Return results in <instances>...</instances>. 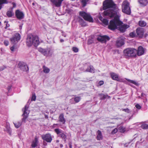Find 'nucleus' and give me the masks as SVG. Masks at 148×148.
I'll return each mask as SVG.
<instances>
[{"label":"nucleus","mask_w":148,"mask_h":148,"mask_svg":"<svg viewBox=\"0 0 148 148\" xmlns=\"http://www.w3.org/2000/svg\"><path fill=\"white\" fill-rule=\"evenodd\" d=\"M121 23V21L115 18L114 19L110 21L108 28L111 30H114L117 28V25H120Z\"/></svg>","instance_id":"obj_5"},{"label":"nucleus","mask_w":148,"mask_h":148,"mask_svg":"<svg viewBox=\"0 0 148 148\" xmlns=\"http://www.w3.org/2000/svg\"><path fill=\"white\" fill-rule=\"evenodd\" d=\"M124 44V39L120 37L117 39L116 42V45L117 47H120Z\"/></svg>","instance_id":"obj_16"},{"label":"nucleus","mask_w":148,"mask_h":148,"mask_svg":"<svg viewBox=\"0 0 148 148\" xmlns=\"http://www.w3.org/2000/svg\"><path fill=\"white\" fill-rule=\"evenodd\" d=\"M122 111L127 113H130V110L128 108L123 109H122Z\"/></svg>","instance_id":"obj_46"},{"label":"nucleus","mask_w":148,"mask_h":148,"mask_svg":"<svg viewBox=\"0 0 148 148\" xmlns=\"http://www.w3.org/2000/svg\"><path fill=\"white\" fill-rule=\"evenodd\" d=\"M138 2L142 7L146 6L148 3L147 0H138Z\"/></svg>","instance_id":"obj_19"},{"label":"nucleus","mask_w":148,"mask_h":148,"mask_svg":"<svg viewBox=\"0 0 148 148\" xmlns=\"http://www.w3.org/2000/svg\"><path fill=\"white\" fill-rule=\"evenodd\" d=\"M104 84V82L103 81L101 80L99 81V84L100 86H101Z\"/></svg>","instance_id":"obj_50"},{"label":"nucleus","mask_w":148,"mask_h":148,"mask_svg":"<svg viewBox=\"0 0 148 148\" xmlns=\"http://www.w3.org/2000/svg\"><path fill=\"white\" fill-rule=\"evenodd\" d=\"M97 140H99L103 139V136L101 131L98 130L97 132Z\"/></svg>","instance_id":"obj_25"},{"label":"nucleus","mask_w":148,"mask_h":148,"mask_svg":"<svg viewBox=\"0 0 148 148\" xmlns=\"http://www.w3.org/2000/svg\"><path fill=\"white\" fill-rule=\"evenodd\" d=\"M64 0H50L53 5L57 7L61 6L62 2Z\"/></svg>","instance_id":"obj_12"},{"label":"nucleus","mask_w":148,"mask_h":148,"mask_svg":"<svg viewBox=\"0 0 148 148\" xmlns=\"http://www.w3.org/2000/svg\"><path fill=\"white\" fill-rule=\"evenodd\" d=\"M141 127L143 129H148V125L147 124H143L141 125Z\"/></svg>","instance_id":"obj_39"},{"label":"nucleus","mask_w":148,"mask_h":148,"mask_svg":"<svg viewBox=\"0 0 148 148\" xmlns=\"http://www.w3.org/2000/svg\"><path fill=\"white\" fill-rule=\"evenodd\" d=\"M118 132V129L117 128H115L113 129L111 132V134L113 135L116 133Z\"/></svg>","instance_id":"obj_41"},{"label":"nucleus","mask_w":148,"mask_h":148,"mask_svg":"<svg viewBox=\"0 0 148 148\" xmlns=\"http://www.w3.org/2000/svg\"><path fill=\"white\" fill-rule=\"evenodd\" d=\"M99 19L101 21L103 20L104 19V18H103V17L101 16H99Z\"/></svg>","instance_id":"obj_52"},{"label":"nucleus","mask_w":148,"mask_h":148,"mask_svg":"<svg viewBox=\"0 0 148 148\" xmlns=\"http://www.w3.org/2000/svg\"><path fill=\"white\" fill-rule=\"evenodd\" d=\"M36 96L35 95V94H33L32 96L31 100L32 101H35L36 100Z\"/></svg>","instance_id":"obj_42"},{"label":"nucleus","mask_w":148,"mask_h":148,"mask_svg":"<svg viewBox=\"0 0 148 148\" xmlns=\"http://www.w3.org/2000/svg\"><path fill=\"white\" fill-rule=\"evenodd\" d=\"M13 123L16 128H18L22 125V123L20 121H18L17 122L14 123Z\"/></svg>","instance_id":"obj_33"},{"label":"nucleus","mask_w":148,"mask_h":148,"mask_svg":"<svg viewBox=\"0 0 148 148\" xmlns=\"http://www.w3.org/2000/svg\"><path fill=\"white\" fill-rule=\"evenodd\" d=\"M118 129L121 133H124L126 131V128L122 126H121L119 127Z\"/></svg>","instance_id":"obj_32"},{"label":"nucleus","mask_w":148,"mask_h":148,"mask_svg":"<svg viewBox=\"0 0 148 148\" xmlns=\"http://www.w3.org/2000/svg\"><path fill=\"white\" fill-rule=\"evenodd\" d=\"M79 15L86 21L90 22H93V19L90 14H88L85 12L80 11Z\"/></svg>","instance_id":"obj_8"},{"label":"nucleus","mask_w":148,"mask_h":148,"mask_svg":"<svg viewBox=\"0 0 148 148\" xmlns=\"http://www.w3.org/2000/svg\"><path fill=\"white\" fill-rule=\"evenodd\" d=\"M18 49V47L16 45H13L10 47V49L12 52H14L16 50Z\"/></svg>","instance_id":"obj_34"},{"label":"nucleus","mask_w":148,"mask_h":148,"mask_svg":"<svg viewBox=\"0 0 148 148\" xmlns=\"http://www.w3.org/2000/svg\"><path fill=\"white\" fill-rule=\"evenodd\" d=\"M107 96H108V95H105L103 94L101 95L100 99L101 100L104 99L106 98Z\"/></svg>","instance_id":"obj_45"},{"label":"nucleus","mask_w":148,"mask_h":148,"mask_svg":"<svg viewBox=\"0 0 148 148\" xmlns=\"http://www.w3.org/2000/svg\"><path fill=\"white\" fill-rule=\"evenodd\" d=\"M38 138L36 137L34 138V140H33L32 143L31 145L32 147V148H35L38 145Z\"/></svg>","instance_id":"obj_24"},{"label":"nucleus","mask_w":148,"mask_h":148,"mask_svg":"<svg viewBox=\"0 0 148 148\" xmlns=\"http://www.w3.org/2000/svg\"><path fill=\"white\" fill-rule=\"evenodd\" d=\"M130 26L127 24H124L120 26L119 28V29L121 32H124L126 29L129 27Z\"/></svg>","instance_id":"obj_18"},{"label":"nucleus","mask_w":148,"mask_h":148,"mask_svg":"<svg viewBox=\"0 0 148 148\" xmlns=\"http://www.w3.org/2000/svg\"><path fill=\"white\" fill-rule=\"evenodd\" d=\"M135 107L137 109H140L141 108V106L138 104H136V106Z\"/></svg>","instance_id":"obj_49"},{"label":"nucleus","mask_w":148,"mask_h":148,"mask_svg":"<svg viewBox=\"0 0 148 148\" xmlns=\"http://www.w3.org/2000/svg\"><path fill=\"white\" fill-rule=\"evenodd\" d=\"M111 77L113 80L119 81V79L118 75L114 73H111Z\"/></svg>","instance_id":"obj_21"},{"label":"nucleus","mask_w":148,"mask_h":148,"mask_svg":"<svg viewBox=\"0 0 148 148\" xmlns=\"http://www.w3.org/2000/svg\"><path fill=\"white\" fill-rule=\"evenodd\" d=\"M145 53L144 49L142 46H139L138 47V49L136 50L137 54L138 56L143 55Z\"/></svg>","instance_id":"obj_17"},{"label":"nucleus","mask_w":148,"mask_h":148,"mask_svg":"<svg viewBox=\"0 0 148 148\" xmlns=\"http://www.w3.org/2000/svg\"><path fill=\"white\" fill-rule=\"evenodd\" d=\"M18 66L20 69L24 71H27L29 70V68L26 64L23 62H19L18 64Z\"/></svg>","instance_id":"obj_11"},{"label":"nucleus","mask_w":148,"mask_h":148,"mask_svg":"<svg viewBox=\"0 0 148 148\" xmlns=\"http://www.w3.org/2000/svg\"><path fill=\"white\" fill-rule=\"evenodd\" d=\"M28 107L26 106H25L24 109H23V113L22 116H23V117L22 119V121L25 122V120L27 118L28 114L29 113V111H28Z\"/></svg>","instance_id":"obj_10"},{"label":"nucleus","mask_w":148,"mask_h":148,"mask_svg":"<svg viewBox=\"0 0 148 148\" xmlns=\"http://www.w3.org/2000/svg\"><path fill=\"white\" fill-rule=\"evenodd\" d=\"M21 38L20 34L18 33L14 34L12 37L10 38V40L11 44L16 45Z\"/></svg>","instance_id":"obj_7"},{"label":"nucleus","mask_w":148,"mask_h":148,"mask_svg":"<svg viewBox=\"0 0 148 148\" xmlns=\"http://www.w3.org/2000/svg\"><path fill=\"white\" fill-rule=\"evenodd\" d=\"M32 5H34V3H32Z\"/></svg>","instance_id":"obj_62"},{"label":"nucleus","mask_w":148,"mask_h":148,"mask_svg":"<svg viewBox=\"0 0 148 148\" xmlns=\"http://www.w3.org/2000/svg\"><path fill=\"white\" fill-rule=\"evenodd\" d=\"M13 7H14V6H16V5H15V3H13Z\"/></svg>","instance_id":"obj_61"},{"label":"nucleus","mask_w":148,"mask_h":148,"mask_svg":"<svg viewBox=\"0 0 148 148\" xmlns=\"http://www.w3.org/2000/svg\"><path fill=\"white\" fill-rule=\"evenodd\" d=\"M8 3V1L7 0H0V10L2 8V5Z\"/></svg>","instance_id":"obj_31"},{"label":"nucleus","mask_w":148,"mask_h":148,"mask_svg":"<svg viewBox=\"0 0 148 148\" xmlns=\"http://www.w3.org/2000/svg\"><path fill=\"white\" fill-rule=\"evenodd\" d=\"M59 136L63 139H65L66 138V136L64 134L63 132L60 134Z\"/></svg>","instance_id":"obj_37"},{"label":"nucleus","mask_w":148,"mask_h":148,"mask_svg":"<svg viewBox=\"0 0 148 148\" xmlns=\"http://www.w3.org/2000/svg\"><path fill=\"white\" fill-rule=\"evenodd\" d=\"M4 23H6L5 25V29H6L8 27H9L10 25L9 24H8V22H6V21L4 22Z\"/></svg>","instance_id":"obj_48"},{"label":"nucleus","mask_w":148,"mask_h":148,"mask_svg":"<svg viewBox=\"0 0 148 148\" xmlns=\"http://www.w3.org/2000/svg\"><path fill=\"white\" fill-rule=\"evenodd\" d=\"M45 118L46 119H48V116L47 115H45Z\"/></svg>","instance_id":"obj_56"},{"label":"nucleus","mask_w":148,"mask_h":148,"mask_svg":"<svg viewBox=\"0 0 148 148\" xmlns=\"http://www.w3.org/2000/svg\"><path fill=\"white\" fill-rule=\"evenodd\" d=\"M145 95L144 93H141V96H143V95Z\"/></svg>","instance_id":"obj_60"},{"label":"nucleus","mask_w":148,"mask_h":148,"mask_svg":"<svg viewBox=\"0 0 148 148\" xmlns=\"http://www.w3.org/2000/svg\"><path fill=\"white\" fill-rule=\"evenodd\" d=\"M81 98L80 97L77 96L75 97H73L70 99L71 101L72 100H74L75 102V103H71L74 104L76 103H77L80 101Z\"/></svg>","instance_id":"obj_26"},{"label":"nucleus","mask_w":148,"mask_h":148,"mask_svg":"<svg viewBox=\"0 0 148 148\" xmlns=\"http://www.w3.org/2000/svg\"><path fill=\"white\" fill-rule=\"evenodd\" d=\"M54 132L57 135H60L63 132L62 130L58 128H56L54 129Z\"/></svg>","instance_id":"obj_35"},{"label":"nucleus","mask_w":148,"mask_h":148,"mask_svg":"<svg viewBox=\"0 0 148 148\" xmlns=\"http://www.w3.org/2000/svg\"><path fill=\"white\" fill-rule=\"evenodd\" d=\"M102 22L105 25H107L108 24V21L106 19L104 18Z\"/></svg>","instance_id":"obj_40"},{"label":"nucleus","mask_w":148,"mask_h":148,"mask_svg":"<svg viewBox=\"0 0 148 148\" xmlns=\"http://www.w3.org/2000/svg\"><path fill=\"white\" fill-rule=\"evenodd\" d=\"M58 125V124H53V126L54 127H55V125Z\"/></svg>","instance_id":"obj_59"},{"label":"nucleus","mask_w":148,"mask_h":148,"mask_svg":"<svg viewBox=\"0 0 148 148\" xmlns=\"http://www.w3.org/2000/svg\"><path fill=\"white\" fill-rule=\"evenodd\" d=\"M136 32L138 37L142 38L143 36L144 30L143 28L138 27L136 29Z\"/></svg>","instance_id":"obj_15"},{"label":"nucleus","mask_w":148,"mask_h":148,"mask_svg":"<svg viewBox=\"0 0 148 148\" xmlns=\"http://www.w3.org/2000/svg\"><path fill=\"white\" fill-rule=\"evenodd\" d=\"M116 5L112 0H105L103 3L102 9L106 10L108 9H116Z\"/></svg>","instance_id":"obj_2"},{"label":"nucleus","mask_w":148,"mask_h":148,"mask_svg":"<svg viewBox=\"0 0 148 148\" xmlns=\"http://www.w3.org/2000/svg\"><path fill=\"white\" fill-rule=\"evenodd\" d=\"M1 25V22L0 21V26Z\"/></svg>","instance_id":"obj_63"},{"label":"nucleus","mask_w":148,"mask_h":148,"mask_svg":"<svg viewBox=\"0 0 148 148\" xmlns=\"http://www.w3.org/2000/svg\"><path fill=\"white\" fill-rule=\"evenodd\" d=\"M89 1V0H80L82 6L83 7H85L87 3Z\"/></svg>","instance_id":"obj_36"},{"label":"nucleus","mask_w":148,"mask_h":148,"mask_svg":"<svg viewBox=\"0 0 148 148\" xmlns=\"http://www.w3.org/2000/svg\"><path fill=\"white\" fill-rule=\"evenodd\" d=\"M116 9H108L104 11L102 13V16L104 18L108 17L111 18L114 17L115 14V10Z\"/></svg>","instance_id":"obj_6"},{"label":"nucleus","mask_w":148,"mask_h":148,"mask_svg":"<svg viewBox=\"0 0 148 148\" xmlns=\"http://www.w3.org/2000/svg\"><path fill=\"white\" fill-rule=\"evenodd\" d=\"M136 50L135 49L128 48L124 49L123 51L124 55L125 56L127 57L136 56Z\"/></svg>","instance_id":"obj_4"},{"label":"nucleus","mask_w":148,"mask_h":148,"mask_svg":"<svg viewBox=\"0 0 148 148\" xmlns=\"http://www.w3.org/2000/svg\"><path fill=\"white\" fill-rule=\"evenodd\" d=\"M20 29H21L22 28V25H20L19 26Z\"/></svg>","instance_id":"obj_58"},{"label":"nucleus","mask_w":148,"mask_h":148,"mask_svg":"<svg viewBox=\"0 0 148 148\" xmlns=\"http://www.w3.org/2000/svg\"><path fill=\"white\" fill-rule=\"evenodd\" d=\"M42 68L43 72L45 73H48L50 71L49 69L45 65L43 66Z\"/></svg>","instance_id":"obj_29"},{"label":"nucleus","mask_w":148,"mask_h":148,"mask_svg":"<svg viewBox=\"0 0 148 148\" xmlns=\"http://www.w3.org/2000/svg\"><path fill=\"white\" fill-rule=\"evenodd\" d=\"M4 44L5 46H7L9 45V42L7 40H5L4 41Z\"/></svg>","instance_id":"obj_47"},{"label":"nucleus","mask_w":148,"mask_h":148,"mask_svg":"<svg viewBox=\"0 0 148 148\" xmlns=\"http://www.w3.org/2000/svg\"><path fill=\"white\" fill-rule=\"evenodd\" d=\"M78 19H79L78 22L82 27H84L86 26V22L81 17H79Z\"/></svg>","instance_id":"obj_22"},{"label":"nucleus","mask_w":148,"mask_h":148,"mask_svg":"<svg viewBox=\"0 0 148 148\" xmlns=\"http://www.w3.org/2000/svg\"><path fill=\"white\" fill-rule=\"evenodd\" d=\"M60 148H62L63 147V145L62 144H61L60 145Z\"/></svg>","instance_id":"obj_55"},{"label":"nucleus","mask_w":148,"mask_h":148,"mask_svg":"<svg viewBox=\"0 0 148 148\" xmlns=\"http://www.w3.org/2000/svg\"><path fill=\"white\" fill-rule=\"evenodd\" d=\"M121 7L123 12L128 15L130 14L131 10L130 7V3L127 0H125L123 2Z\"/></svg>","instance_id":"obj_3"},{"label":"nucleus","mask_w":148,"mask_h":148,"mask_svg":"<svg viewBox=\"0 0 148 148\" xmlns=\"http://www.w3.org/2000/svg\"><path fill=\"white\" fill-rule=\"evenodd\" d=\"M5 67H4V68H1L0 69V71H3V70L5 68Z\"/></svg>","instance_id":"obj_54"},{"label":"nucleus","mask_w":148,"mask_h":148,"mask_svg":"<svg viewBox=\"0 0 148 148\" xmlns=\"http://www.w3.org/2000/svg\"><path fill=\"white\" fill-rule=\"evenodd\" d=\"M60 41L61 42H62L64 41V40L62 39H61L60 40Z\"/></svg>","instance_id":"obj_57"},{"label":"nucleus","mask_w":148,"mask_h":148,"mask_svg":"<svg viewBox=\"0 0 148 148\" xmlns=\"http://www.w3.org/2000/svg\"><path fill=\"white\" fill-rule=\"evenodd\" d=\"M42 139L47 143H50L51 142L52 138L51 135L49 133L43 134L41 136Z\"/></svg>","instance_id":"obj_9"},{"label":"nucleus","mask_w":148,"mask_h":148,"mask_svg":"<svg viewBox=\"0 0 148 148\" xmlns=\"http://www.w3.org/2000/svg\"><path fill=\"white\" fill-rule=\"evenodd\" d=\"M59 121L60 122H62V124H65L66 121L65 119L64 118V115L63 114H60L59 117Z\"/></svg>","instance_id":"obj_23"},{"label":"nucleus","mask_w":148,"mask_h":148,"mask_svg":"<svg viewBox=\"0 0 148 148\" xmlns=\"http://www.w3.org/2000/svg\"><path fill=\"white\" fill-rule=\"evenodd\" d=\"M71 1H75V0H71Z\"/></svg>","instance_id":"obj_64"},{"label":"nucleus","mask_w":148,"mask_h":148,"mask_svg":"<svg viewBox=\"0 0 148 148\" xmlns=\"http://www.w3.org/2000/svg\"><path fill=\"white\" fill-rule=\"evenodd\" d=\"M86 71L87 72H89L91 73H94L95 69L92 66H90L89 67L87 68L86 70Z\"/></svg>","instance_id":"obj_27"},{"label":"nucleus","mask_w":148,"mask_h":148,"mask_svg":"<svg viewBox=\"0 0 148 148\" xmlns=\"http://www.w3.org/2000/svg\"><path fill=\"white\" fill-rule=\"evenodd\" d=\"M127 80V81L128 82L133 84L137 86L138 85V83L135 81L134 80H131L129 79H126Z\"/></svg>","instance_id":"obj_38"},{"label":"nucleus","mask_w":148,"mask_h":148,"mask_svg":"<svg viewBox=\"0 0 148 148\" xmlns=\"http://www.w3.org/2000/svg\"><path fill=\"white\" fill-rule=\"evenodd\" d=\"M6 15L9 18L11 17L14 15V13L13 11L12 10L8 11L7 12Z\"/></svg>","instance_id":"obj_28"},{"label":"nucleus","mask_w":148,"mask_h":148,"mask_svg":"<svg viewBox=\"0 0 148 148\" xmlns=\"http://www.w3.org/2000/svg\"><path fill=\"white\" fill-rule=\"evenodd\" d=\"M15 16L18 19L21 20L24 18L25 15L23 12L18 10L16 11Z\"/></svg>","instance_id":"obj_13"},{"label":"nucleus","mask_w":148,"mask_h":148,"mask_svg":"<svg viewBox=\"0 0 148 148\" xmlns=\"http://www.w3.org/2000/svg\"><path fill=\"white\" fill-rule=\"evenodd\" d=\"M129 35L132 38H134L136 36V34L135 32H132L130 33Z\"/></svg>","instance_id":"obj_43"},{"label":"nucleus","mask_w":148,"mask_h":148,"mask_svg":"<svg viewBox=\"0 0 148 148\" xmlns=\"http://www.w3.org/2000/svg\"><path fill=\"white\" fill-rule=\"evenodd\" d=\"M69 145L70 148H72V143L71 142H70L69 143Z\"/></svg>","instance_id":"obj_51"},{"label":"nucleus","mask_w":148,"mask_h":148,"mask_svg":"<svg viewBox=\"0 0 148 148\" xmlns=\"http://www.w3.org/2000/svg\"><path fill=\"white\" fill-rule=\"evenodd\" d=\"M110 39V38L108 36L104 35L103 36H100L98 37L97 38V40L103 43L106 42V40H109Z\"/></svg>","instance_id":"obj_14"},{"label":"nucleus","mask_w":148,"mask_h":148,"mask_svg":"<svg viewBox=\"0 0 148 148\" xmlns=\"http://www.w3.org/2000/svg\"><path fill=\"white\" fill-rule=\"evenodd\" d=\"M139 25L141 27H144L146 26L147 23L143 21H140L138 22Z\"/></svg>","instance_id":"obj_30"},{"label":"nucleus","mask_w":148,"mask_h":148,"mask_svg":"<svg viewBox=\"0 0 148 148\" xmlns=\"http://www.w3.org/2000/svg\"><path fill=\"white\" fill-rule=\"evenodd\" d=\"M40 43L38 36L32 35L27 36L26 40V44L28 47L31 46L33 44L35 47H37Z\"/></svg>","instance_id":"obj_1"},{"label":"nucleus","mask_w":148,"mask_h":148,"mask_svg":"<svg viewBox=\"0 0 148 148\" xmlns=\"http://www.w3.org/2000/svg\"><path fill=\"white\" fill-rule=\"evenodd\" d=\"M73 51L77 53L78 51V49L76 47H73L72 48Z\"/></svg>","instance_id":"obj_44"},{"label":"nucleus","mask_w":148,"mask_h":148,"mask_svg":"<svg viewBox=\"0 0 148 148\" xmlns=\"http://www.w3.org/2000/svg\"><path fill=\"white\" fill-rule=\"evenodd\" d=\"M38 50L39 52L42 53L44 56H48V53L50 51H49L47 52L45 49L40 48H39L38 49Z\"/></svg>","instance_id":"obj_20"},{"label":"nucleus","mask_w":148,"mask_h":148,"mask_svg":"<svg viewBox=\"0 0 148 148\" xmlns=\"http://www.w3.org/2000/svg\"><path fill=\"white\" fill-rule=\"evenodd\" d=\"M11 88V86H8V91H9L10 90V89Z\"/></svg>","instance_id":"obj_53"}]
</instances>
